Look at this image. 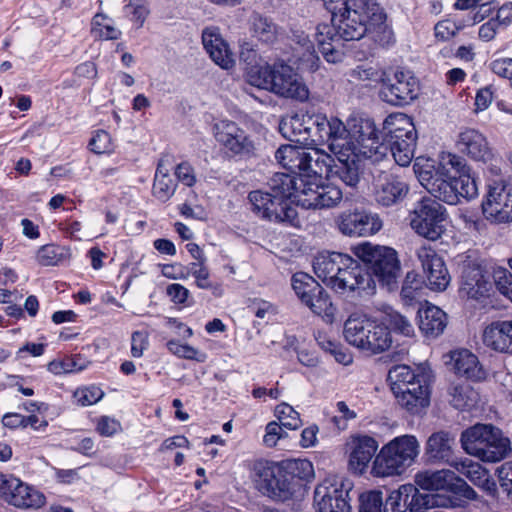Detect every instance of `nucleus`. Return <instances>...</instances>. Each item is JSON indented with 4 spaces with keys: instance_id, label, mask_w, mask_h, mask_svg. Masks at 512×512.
<instances>
[{
    "instance_id": "44",
    "label": "nucleus",
    "mask_w": 512,
    "mask_h": 512,
    "mask_svg": "<svg viewBox=\"0 0 512 512\" xmlns=\"http://www.w3.org/2000/svg\"><path fill=\"white\" fill-rule=\"evenodd\" d=\"M385 320L389 327L396 333L406 337H410L414 334V327L408 317L393 308L389 307L386 309Z\"/></svg>"
},
{
    "instance_id": "29",
    "label": "nucleus",
    "mask_w": 512,
    "mask_h": 512,
    "mask_svg": "<svg viewBox=\"0 0 512 512\" xmlns=\"http://www.w3.org/2000/svg\"><path fill=\"white\" fill-rule=\"evenodd\" d=\"M457 147L476 161H486L491 156L485 136L475 129L462 131L458 136Z\"/></svg>"
},
{
    "instance_id": "52",
    "label": "nucleus",
    "mask_w": 512,
    "mask_h": 512,
    "mask_svg": "<svg viewBox=\"0 0 512 512\" xmlns=\"http://www.w3.org/2000/svg\"><path fill=\"white\" fill-rule=\"evenodd\" d=\"M103 391L96 386L79 388L74 392V398L81 406H90L102 399Z\"/></svg>"
},
{
    "instance_id": "64",
    "label": "nucleus",
    "mask_w": 512,
    "mask_h": 512,
    "mask_svg": "<svg viewBox=\"0 0 512 512\" xmlns=\"http://www.w3.org/2000/svg\"><path fill=\"white\" fill-rule=\"evenodd\" d=\"M498 479L501 487L507 493L512 489V461L505 462L497 469Z\"/></svg>"
},
{
    "instance_id": "2",
    "label": "nucleus",
    "mask_w": 512,
    "mask_h": 512,
    "mask_svg": "<svg viewBox=\"0 0 512 512\" xmlns=\"http://www.w3.org/2000/svg\"><path fill=\"white\" fill-rule=\"evenodd\" d=\"M327 126V148L339 162H346L351 156L373 164L388 159V146L380 141L372 119L353 116L345 125L340 119L331 118Z\"/></svg>"
},
{
    "instance_id": "21",
    "label": "nucleus",
    "mask_w": 512,
    "mask_h": 512,
    "mask_svg": "<svg viewBox=\"0 0 512 512\" xmlns=\"http://www.w3.org/2000/svg\"><path fill=\"white\" fill-rule=\"evenodd\" d=\"M269 91L284 97L303 102L308 99L309 91L293 69L286 64H275L274 77Z\"/></svg>"
},
{
    "instance_id": "33",
    "label": "nucleus",
    "mask_w": 512,
    "mask_h": 512,
    "mask_svg": "<svg viewBox=\"0 0 512 512\" xmlns=\"http://www.w3.org/2000/svg\"><path fill=\"white\" fill-rule=\"evenodd\" d=\"M419 329L426 336L437 337L442 334L447 325V315L439 307L427 305L417 311Z\"/></svg>"
},
{
    "instance_id": "38",
    "label": "nucleus",
    "mask_w": 512,
    "mask_h": 512,
    "mask_svg": "<svg viewBox=\"0 0 512 512\" xmlns=\"http://www.w3.org/2000/svg\"><path fill=\"white\" fill-rule=\"evenodd\" d=\"M397 403L411 414H419L430 403V390H421L418 393H409L406 387L402 391L394 395Z\"/></svg>"
},
{
    "instance_id": "9",
    "label": "nucleus",
    "mask_w": 512,
    "mask_h": 512,
    "mask_svg": "<svg viewBox=\"0 0 512 512\" xmlns=\"http://www.w3.org/2000/svg\"><path fill=\"white\" fill-rule=\"evenodd\" d=\"M384 143L388 146V155L400 166H408L416 147L417 133L412 119L404 113H392L383 122Z\"/></svg>"
},
{
    "instance_id": "61",
    "label": "nucleus",
    "mask_w": 512,
    "mask_h": 512,
    "mask_svg": "<svg viewBox=\"0 0 512 512\" xmlns=\"http://www.w3.org/2000/svg\"><path fill=\"white\" fill-rule=\"evenodd\" d=\"M97 431L100 435L110 437L121 430V424L109 416H101L97 421Z\"/></svg>"
},
{
    "instance_id": "45",
    "label": "nucleus",
    "mask_w": 512,
    "mask_h": 512,
    "mask_svg": "<svg viewBox=\"0 0 512 512\" xmlns=\"http://www.w3.org/2000/svg\"><path fill=\"white\" fill-rule=\"evenodd\" d=\"M380 490H370L359 496V512H387Z\"/></svg>"
},
{
    "instance_id": "55",
    "label": "nucleus",
    "mask_w": 512,
    "mask_h": 512,
    "mask_svg": "<svg viewBox=\"0 0 512 512\" xmlns=\"http://www.w3.org/2000/svg\"><path fill=\"white\" fill-rule=\"evenodd\" d=\"M37 261L43 266H54L61 259L60 248L48 244L39 248L37 251Z\"/></svg>"
},
{
    "instance_id": "5",
    "label": "nucleus",
    "mask_w": 512,
    "mask_h": 512,
    "mask_svg": "<svg viewBox=\"0 0 512 512\" xmlns=\"http://www.w3.org/2000/svg\"><path fill=\"white\" fill-rule=\"evenodd\" d=\"M420 454V443L414 435H400L383 445L372 462L374 477H392L403 474Z\"/></svg>"
},
{
    "instance_id": "39",
    "label": "nucleus",
    "mask_w": 512,
    "mask_h": 512,
    "mask_svg": "<svg viewBox=\"0 0 512 512\" xmlns=\"http://www.w3.org/2000/svg\"><path fill=\"white\" fill-rule=\"evenodd\" d=\"M451 404L459 410L473 408L478 400V392L468 383L453 384L449 389Z\"/></svg>"
},
{
    "instance_id": "42",
    "label": "nucleus",
    "mask_w": 512,
    "mask_h": 512,
    "mask_svg": "<svg viewBox=\"0 0 512 512\" xmlns=\"http://www.w3.org/2000/svg\"><path fill=\"white\" fill-rule=\"evenodd\" d=\"M91 24V33L96 39L116 40L121 36V31L114 26L112 20L105 14L97 13Z\"/></svg>"
},
{
    "instance_id": "7",
    "label": "nucleus",
    "mask_w": 512,
    "mask_h": 512,
    "mask_svg": "<svg viewBox=\"0 0 512 512\" xmlns=\"http://www.w3.org/2000/svg\"><path fill=\"white\" fill-rule=\"evenodd\" d=\"M463 449L485 462H498L511 451L510 440L492 424H476L461 434Z\"/></svg>"
},
{
    "instance_id": "11",
    "label": "nucleus",
    "mask_w": 512,
    "mask_h": 512,
    "mask_svg": "<svg viewBox=\"0 0 512 512\" xmlns=\"http://www.w3.org/2000/svg\"><path fill=\"white\" fill-rule=\"evenodd\" d=\"M446 208L432 198H422L414 204L409 214L411 228L428 240L435 241L445 231Z\"/></svg>"
},
{
    "instance_id": "22",
    "label": "nucleus",
    "mask_w": 512,
    "mask_h": 512,
    "mask_svg": "<svg viewBox=\"0 0 512 512\" xmlns=\"http://www.w3.org/2000/svg\"><path fill=\"white\" fill-rule=\"evenodd\" d=\"M416 255L427 278L428 287L434 291H444L450 283V275L443 259L428 246L418 248Z\"/></svg>"
},
{
    "instance_id": "30",
    "label": "nucleus",
    "mask_w": 512,
    "mask_h": 512,
    "mask_svg": "<svg viewBox=\"0 0 512 512\" xmlns=\"http://www.w3.org/2000/svg\"><path fill=\"white\" fill-rule=\"evenodd\" d=\"M334 159L322 149V165L327 168L326 182H322V208L336 206L343 198L340 184L343 182L338 171L333 172Z\"/></svg>"
},
{
    "instance_id": "36",
    "label": "nucleus",
    "mask_w": 512,
    "mask_h": 512,
    "mask_svg": "<svg viewBox=\"0 0 512 512\" xmlns=\"http://www.w3.org/2000/svg\"><path fill=\"white\" fill-rule=\"evenodd\" d=\"M451 466L461 475L468 478L474 485L481 487L487 491L495 489V483L490 481L489 474L481 464L465 458L451 463Z\"/></svg>"
},
{
    "instance_id": "49",
    "label": "nucleus",
    "mask_w": 512,
    "mask_h": 512,
    "mask_svg": "<svg viewBox=\"0 0 512 512\" xmlns=\"http://www.w3.org/2000/svg\"><path fill=\"white\" fill-rule=\"evenodd\" d=\"M322 351L326 356L333 357L337 363L345 366L353 361L352 354L339 342L327 340L325 343H322Z\"/></svg>"
},
{
    "instance_id": "60",
    "label": "nucleus",
    "mask_w": 512,
    "mask_h": 512,
    "mask_svg": "<svg viewBox=\"0 0 512 512\" xmlns=\"http://www.w3.org/2000/svg\"><path fill=\"white\" fill-rule=\"evenodd\" d=\"M490 70L499 77L508 79L512 86V58H499L489 64Z\"/></svg>"
},
{
    "instance_id": "4",
    "label": "nucleus",
    "mask_w": 512,
    "mask_h": 512,
    "mask_svg": "<svg viewBox=\"0 0 512 512\" xmlns=\"http://www.w3.org/2000/svg\"><path fill=\"white\" fill-rule=\"evenodd\" d=\"M348 4L350 6L331 22L341 39L360 40L376 27L383 28L385 14L377 0H350Z\"/></svg>"
},
{
    "instance_id": "14",
    "label": "nucleus",
    "mask_w": 512,
    "mask_h": 512,
    "mask_svg": "<svg viewBox=\"0 0 512 512\" xmlns=\"http://www.w3.org/2000/svg\"><path fill=\"white\" fill-rule=\"evenodd\" d=\"M248 199L253 212L262 219L291 226L298 225L297 211L290 201L276 196L272 191H251Z\"/></svg>"
},
{
    "instance_id": "50",
    "label": "nucleus",
    "mask_w": 512,
    "mask_h": 512,
    "mask_svg": "<svg viewBox=\"0 0 512 512\" xmlns=\"http://www.w3.org/2000/svg\"><path fill=\"white\" fill-rule=\"evenodd\" d=\"M176 187L177 184L170 176H160L159 179H154L153 194L158 200L166 202L174 195Z\"/></svg>"
},
{
    "instance_id": "8",
    "label": "nucleus",
    "mask_w": 512,
    "mask_h": 512,
    "mask_svg": "<svg viewBox=\"0 0 512 512\" xmlns=\"http://www.w3.org/2000/svg\"><path fill=\"white\" fill-rule=\"evenodd\" d=\"M343 333L350 345L371 354L382 353L392 344L389 328L365 315L349 316Z\"/></svg>"
},
{
    "instance_id": "20",
    "label": "nucleus",
    "mask_w": 512,
    "mask_h": 512,
    "mask_svg": "<svg viewBox=\"0 0 512 512\" xmlns=\"http://www.w3.org/2000/svg\"><path fill=\"white\" fill-rule=\"evenodd\" d=\"M378 441L369 435H352L347 442L348 466L352 473L363 475L378 454Z\"/></svg>"
},
{
    "instance_id": "10",
    "label": "nucleus",
    "mask_w": 512,
    "mask_h": 512,
    "mask_svg": "<svg viewBox=\"0 0 512 512\" xmlns=\"http://www.w3.org/2000/svg\"><path fill=\"white\" fill-rule=\"evenodd\" d=\"M353 251L362 262L369 265L381 285L386 286L388 290L396 288L401 271L396 250L364 242L355 246Z\"/></svg>"
},
{
    "instance_id": "37",
    "label": "nucleus",
    "mask_w": 512,
    "mask_h": 512,
    "mask_svg": "<svg viewBox=\"0 0 512 512\" xmlns=\"http://www.w3.org/2000/svg\"><path fill=\"white\" fill-rule=\"evenodd\" d=\"M322 488H324V494H330L331 498L336 501V512H350L351 506L349 503V487H347L342 477L337 475H327L322 480Z\"/></svg>"
},
{
    "instance_id": "43",
    "label": "nucleus",
    "mask_w": 512,
    "mask_h": 512,
    "mask_svg": "<svg viewBox=\"0 0 512 512\" xmlns=\"http://www.w3.org/2000/svg\"><path fill=\"white\" fill-rule=\"evenodd\" d=\"M415 372L407 365H395L388 372V381L390 382L393 394H397L407 387V383L414 380Z\"/></svg>"
},
{
    "instance_id": "24",
    "label": "nucleus",
    "mask_w": 512,
    "mask_h": 512,
    "mask_svg": "<svg viewBox=\"0 0 512 512\" xmlns=\"http://www.w3.org/2000/svg\"><path fill=\"white\" fill-rule=\"evenodd\" d=\"M279 131L292 142L309 144L315 142L313 136L320 132V123L318 118L295 114L281 119Z\"/></svg>"
},
{
    "instance_id": "16",
    "label": "nucleus",
    "mask_w": 512,
    "mask_h": 512,
    "mask_svg": "<svg viewBox=\"0 0 512 512\" xmlns=\"http://www.w3.org/2000/svg\"><path fill=\"white\" fill-rule=\"evenodd\" d=\"M338 230L349 237H369L383 227L380 216L370 210L356 209L341 213L336 219Z\"/></svg>"
},
{
    "instance_id": "53",
    "label": "nucleus",
    "mask_w": 512,
    "mask_h": 512,
    "mask_svg": "<svg viewBox=\"0 0 512 512\" xmlns=\"http://www.w3.org/2000/svg\"><path fill=\"white\" fill-rule=\"evenodd\" d=\"M386 72H382L373 66L359 65L354 68L350 76L358 81L381 82Z\"/></svg>"
},
{
    "instance_id": "63",
    "label": "nucleus",
    "mask_w": 512,
    "mask_h": 512,
    "mask_svg": "<svg viewBox=\"0 0 512 512\" xmlns=\"http://www.w3.org/2000/svg\"><path fill=\"white\" fill-rule=\"evenodd\" d=\"M175 176L185 186L192 187L196 183L194 169L188 162H182L176 166Z\"/></svg>"
},
{
    "instance_id": "1",
    "label": "nucleus",
    "mask_w": 512,
    "mask_h": 512,
    "mask_svg": "<svg viewBox=\"0 0 512 512\" xmlns=\"http://www.w3.org/2000/svg\"><path fill=\"white\" fill-rule=\"evenodd\" d=\"M414 170L421 185L436 199L456 205L461 198L473 199L478 187L470 168L459 155L442 152L437 165L427 159L423 164L416 161Z\"/></svg>"
},
{
    "instance_id": "32",
    "label": "nucleus",
    "mask_w": 512,
    "mask_h": 512,
    "mask_svg": "<svg viewBox=\"0 0 512 512\" xmlns=\"http://www.w3.org/2000/svg\"><path fill=\"white\" fill-rule=\"evenodd\" d=\"M455 438L447 431L434 432L426 442V455L432 461L444 462L451 465Z\"/></svg>"
},
{
    "instance_id": "56",
    "label": "nucleus",
    "mask_w": 512,
    "mask_h": 512,
    "mask_svg": "<svg viewBox=\"0 0 512 512\" xmlns=\"http://www.w3.org/2000/svg\"><path fill=\"white\" fill-rule=\"evenodd\" d=\"M494 281L498 291L509 298L512 294V274L506 268H497L494 271Z\"/></svg>"
},
{
    "instance_id": "12",
    "label": "nucleus",
    "mask_w": 512,
    "mask_h": 512,
    "mask_svg": "<svg viewBox=\"0 0 512 512\" xmlns=\"http://www.w3.org/2000/svg\"><path fill=\"white\" fill-rule=\"evenodd\" d=\"M420 84L412 71L396 69L392 75L385 74L379 91L382 101L397 107L413 102L419 95Z\"/></svg>"
},
{
    "instance_id": "28",
    "label": "nucleus",
    "mask_w": 512,
    "mask_h": 512,
    "mask_svg": "<svg viewBox=\"0 0 512 512\" xmlns=\"http://www.w3.org/2000/svg\"><path fill=\"white\" fill-rule=\"evenodd\" d=\"M482 342L495 352L512 354V320H498L487 325Z\"/></svg>"
},
{
    "instance_id": "15",
    "label": "nucleus",
    "mask_w": 512,
    "mask_h": 512,
    "mask_svg": "<svg viewBox=\"0 0 512 512\" xmlns=\"http://www.w3.org/2000/svg\"><path fill=\"white\" fill-rule=\"evenodd\" d=\"M484 217L492 223L512 221V184L504 181L490 183L482 201Z\"/></svg>"
},
{
    "instance_id": "25",
    "label": "nucleus",
    "mask_w": 512,
    "mask_h": 512,
    "mask_svg": "<svg viewBox=\"0 0 512 512\" xmlns=\"http://www.w3.org/2000/svg\"><path fill=\"white\" fill-rule=\"evenodd\" d=\"M491 283L484 274L482 266L475 262L463 265L460 294L470 299L480 300L489 295Z\"/></svg>"
},
{
    "instance_id": "17",
    "label": "nucleus",
    "mask_w": 512,
    "mask_h": 512,
    "mask_svg": "<svg viewBox=\"0 0 512 512\" xmlns=\"http://www.w3.org/2000/svg\"><path fill=\"white\" fill-rule=\"evenodd\" d=\"M0 498L18 508H40L45 496L14 476L0 475Z\"/></svg>"
},
{
    "instance_id": "59",
    "label": "nucleus",
    "mask_w": 512,
    "mask_h": 512,
    "mask_svg": "<svg viewBox=\"0 0 512 512\" xmlns=\"http://www.w3.org/2000/svg\"><path fill=\"white\" fill-rule=\"evenodd\" d=\"M48 371L55 375H61L66 373H73L81 370L80 366L72 358H64L51 361L48 366Z\"/></svg>"
},
{
    "instance_id": "48",
    "label": "nucleus",
    "mask_w": 512,
    "mask_h": 512,
    "mask_svg": "<svg viewBox=\"0 0 512 512\" xmlns=\"http://www.w3.org/2000/svg\"><path fill=\"white\" fill-rule=\"evenodd\" d=\"M275 416L286 429L296 430L302 425L299 413L287 403H281L276 406Z\"/></svg>"
},
{
    "instance_id": "58",
    "label": "nucleus",
    "mask_w": 512,
    "mask_h": 512,
    "mask_svg": "<svg viewBox=\"0 0 512 512\" xmlns=\"http://www.w3.org/2000/svg\"><path fill=\"white\" fill-rule=\"evenodd\" d=\"M189 271L196 280V285L200 289L211 287L209 280V270L204 265V261L193 262L189 265Z\"/></svg>"
},
{
    "instance_id": "46",
    "label": "nucleus",
    "mask_w": 512,
    "mask_h": 512,
    "mask_svg": "<svg viewBox=\"0 0 512 512\" xmlns=\"http://www.w3.org/2000/svg\"><path fill=\"white\" fill-rule=\"evenodd\" d=\"M421 287L422 281L418 274L414 271L408 272L401 289V297L405 305L410 306L413 304V302L418 300L421 294Z\"/></svg>"
},
{
    "instance_id": "62",
    "label": "nucleus",
    "mask_w": 512,
    "mask_h": 512,
    "mask_svg": "<svg viewBox=\"0 0 512 512\" xmlns=\"http://www.w3.org/2000/svg\"><path fill=\"white\" fill-rule=\"evenodd\" d=\"M434 32L438 40L447 41L457 34V28L452 19H445L435 25Z\"/></svg>"
},
{
    "instance_id": "3",
    "label": "nucleus",
    "mask_w": 512,
    "mask_h": 512,
    "mask_svg": "<svg viewBox=\"0 0 512 512\" xmlns=\"http://www.w3.org/2000/svg\"><path fill=\"white\" fill-rule=\"evenodd\" d=\"M322 283L342 295H371L376 287L367 267L340 252L322 253Z\"/></svg>"
},
{
    "instance_id": "31",
    "label": "nucleus",
    "mask_w": 512,
    "mask_h": 512,
    "mask_svg": "<svg viewBox=\"0 0 512 512\" xmlns=\"http://www.w3.org/2000/svg\"><path fill=\"white\" fill-rule=\"evenodd\" d=\"M292 287L303 304L316 315L319 314L317 304L320 302V284L310 275L297 272L292 276Z\"/></svg>"
},
{
    "instance_id": "41",
    "label": "nucleus",
    "mask_w": 512,
    "mask_h": 512,
    "mask_svg": "<svg viewBox=\"0 0 512 512\" xmlns=\"http://www.w3.org/2000/svg\"><path fill=\"white\" fill-rule=\"evenodd\" d=\"M253 36L264 43H273L277 38V25L268 17L253 13L249 19Z\"/></svg>"
},
{
    "instance_id": "51",
    "label": "nucleus",
    "mask_w": 512,
    "mask_h": 512,
    "mask_svg": "<svg viewBox=\"0 0 512 512\" xmlns=\"http://www.w3.org/2000/svg\"><path fill=\"white\" fill-rule=\"evenodd\" d=\"M123 10L125 16L136 23L137 28L143 26L149 13L147 7L140 3V0H130L129 3L124 6Z\"/></svg>"
},
{
    "instance_id": "27",
    "label": "nucleus",
    "mask_w": 512,
    "mask_h": 512,
    "mask_svg": "<svg viewBox=\"0 0 512 512\" xmlns=\"http://www.w3.org/2000/svg\"><path fill=\"white\" fill-rule=\"evenodd\" d=\"M202 43L215 64L226 70L233 67V54L222 38L218 27L205 28L202 32Z\"/></svg>"
},
{
    "instance_id": "19",
    "label": "nucleus",
    "mask_w": 512,
    "mask_h": 512,
    "mask_svg": "<svg viewBox=\"0 0 512 512\" xmlns=\"http://www.w3.org/2000/svg\"><path fill=\"white\" fill-rule=\"evenodd\" d=\"M216 141L232 155L250 156L254 150L253 141L235 122L219 121L214 125Z\"/></svg>"
},
{
    "instance_id": "47",
    "label": "nucleus",
    "mask_w": 512,
    "mask_h": 512,
    "mask_svg": "<svg viewBox=\"0 0 512 512\" xmlns=\"http://www.w3.org/2000/svg\"><path fill=\"white\" fill-rule=\"evenodd\" d=\"M166 346L170 353L179 358L194 360L200 363L204 362L207 358L205 353L188 344L180 343L177 340L168 341Z\"/></svg>"
},
{
    "instance_id": "13",
    "label": "nucleus",
    "mask_w": 512,
    "mask_h": 512,
    "mask_svg": "<svg viewBox=\"0 0 512 512\" xmlns=\"http://www.w3.org/2000/svg\"><path fill=\"white\" fill-rule=\"evenodd\" d=\"M254 471L258 488L264 495L276 501H286L293 496V477L277 463L259 461L255 464Z\"/></svg>"
},
{
    "instance_id": "54",
    "label": "nucleus",
    "mask_w": 512,
    "mask_h": 512,
    "mask_svg": "<svg viewBox=\"0 0 512 512\" xmlns=\"http://www.w3.org/2000/svg\"><path fill=\"white\" fill-rule=\"evenodd\" d=\"M90 150L96 154L108 153L112 150L111 136L105 130L95 132L89 141Z\"/></svg>"
},
{
    "instance_id": "57",
    "label": "nucleus",
    "mask_w": 512,
    "mask_h": 512,
    "mask_svg": "<svg viewBox=\"0 0 512 512\" xmlns=\"http://www.w3.org/2000/svg\"><path fill=\"white\" fill-rule=\"evenodd\" d=\"M286 429L280 423L271 421L266 425L263 442L267 447H274L278 440L287 437Z\"/></svg>"
},
{
    "instance_id": "34",
    "label": "nucleus",
    "mask_w": 512,
    "mask_h": 512,
    "mask_svg": "<svg viewBox=\"0 0 512 512\" xmlns=\"http://www.w3.org/2000/svg\"><path fill=\"white\" fill-rule=\"evenodd\" d=\"M453 369L456 374L473 381L485 378V372L479 364L478 358L470 351L463 349L451 354Z\"/></svg>"
},
{
    "instance_id": "35",
    "label": "nucleus",
    "mask_w": 512,
    "mask_h": 512,
    "mask_svg": "<svg viewBox=\"0 0 512 512\" xmlns=\"http://www.w3.org/2000/svg\"><path fill=\"white\" fill-rule=\"evenodd\" d=\"M455 479V473L451 470H426L415 475V483L423 490L442 491L449 490Z\"/></svg>"
},
{
    "instance_id": "40",
    "label": "nucleus",
    "mask_w": 512,
    "mask_h": 512,
    "mask_svg": "<svg viewBox=\"0 0 512 512\" xmlns=\"http://www.w3.org/2000/svg\"><path fill=\"white\" fill-rule=\"evenodd\" d=\"M275 64L269 65L266 61L260 60L258 64L245 68L246 79L249 84L268 90L271 86V80L274 77Z\"/></svg>"
},
{
    "instance_id": "26",
    "label": "nucleus",
    "mask_w": 512,
    "mask_h": 512,
    "mask_svg": "<svg viewBox=\"0 0 512 512\" xmlns=\"http://www.w3.org/2000/svg\"><path fill=\"white\" fill-rule=\"evenodd\" d=\"M408 186L399 177L383 174L379 177L374 188L375 201L384 207L397 205L404 200Z\"/></svg>"
},
{
    "instance_id": "18",
    "label": "nucleus",
    "mask_w": 512,
    "mask_h": 512,
    "mask_svg": "<svg viewBox=\"0 0 512 512\" xmlns=\"http://www.w3.org/2000/svg\"><path fill=\"white\" fill-rule=\"evenodd\" d=\"M440 505L433 495L422 494L416 486L403 484L390 492L386 499V507L391 512H419L422 508Z\"/></svg>"
},
{
    "instance_id": "6",
    "label": "nucleus",
    "mask_w": 512,
    "mask_h": 512,
    "mask_svg": "<svg viewBox=\"0 0 512 512\" xmlns=\"http://www.w3.org/2000/svg\"><path fill=\"white\" fill-rule=\"evenodd\" d=\"M269 190L289 201L294 199L304 209L316 210L320 204V175L311 173H275L268 182Z\"/></svg>"
},
{
    "instance_id": "23",
    "label": "nucleus",
    "mask_w": 512,
    "mask_h": 512,
    "mask_svg": "<svg viewBox=\"0 0 512 512\" xmlns=\"http://www.w3.org/2000/svg\"><path fill=\"white\" fill-rule=\"evenodd\" d=\"M315 159L311 153L303 148L290 144L281 145L275 152L277 162L287 171L293 173H311L316 171L313 166H318L320 162V149L314 148Z\"/></svg>"
}]
</instances>
